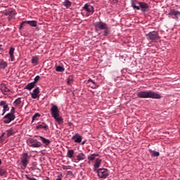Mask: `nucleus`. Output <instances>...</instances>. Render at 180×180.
Masks as SVG:
<instances>
[{"label":"nucleus","instance_id":"17","mask_svg":"<svg viewBox=\"0 0 180 180\" xmlns=\"http://www.w3.org/2000/svg\"><path fill=\"white\" fill-rule=\"evenodd\" d=\"M96 157H99V154L98 153L90 154L87 157V160H89L88 164H91V161H94Z\"/></svg>","mask_w":180,"mask_h":180},{"label":"nucleus","instance_id":"21","mask_svg":"<svg viewBox=\"0 0 180 180\" xmlns=\"http://www.w3.org/2000/svg\"><path fill=\"white\" fill-rule=\"evenodd\" d=\"M75 154V152L74 151V150L72 149L68 150L67 153V157L68 158H70V159L74 158Z\"/></svg>","mask_w":180,"mask_h":180},{"label":"nucleus","instance_id":"31","mask_svg":"<svg viewBox=\"0 0 180 180\" xmlns=\"http://www.w3.org/2000/svg\"><path fill=\"white\" fill-rule=\"evenodd\" d=\"M22 103V99L20 98H18L15 101L13 102L14 106H18V105H20Z\"/></svg>","mask_w":180,"mask_h":180},{"label":"nucleus","instance_id":"11","mask_svg":"<svg viewBox=\"0 0 180 180\" xmlns=\"http://www.w3.org/2000/svg\"><path fill=\"white\" fill-rule=\"evenodd\" d=\"M0 106L3 108L2 115H5L8 110H9V104L6 102V101H1Z\"/></svg>","mask_w":180,"mask_h":180},{"label":"nucleus","instance_id":"1","mask_svg":"<svg viewBox=\"0 0 180 180\" xmlns=\"http://www.w3.org/2000/svg\"><path fill=\"white\" fill-rule=\"evenodd\" d=\"M136 95L138 98H140L141 99H161V98H162V96H161V94L151 90L139 91Z\"/></svg>","mask_w":180,"mask_h":180},{"label":"nucleus","instance_id":"38","mask_svg":"<svg viewBox=\"0 0 180 180\" xmlns=\"http://www.w3.org/2000/svg\"><path fill=\"white\" fill-rule=\"evenodd\" d=\"M25 23H26V21H23L20 25V30H22L23 29V25H25Z\"/></svg>","mask_w":180,"mask_h":180},{"label":"nucleus","instance_id":"43","mask_svg":"<svg viewBox=\"0 0 180 180\" xmlns=\"http://www.w3.org/2000/svg\"><path fill=\"white\" fill-rule=\"evenodd\" d=\"M68 124L69 126H72V122H68Z\"/></svg>","mask_w":180,"mask_h":180},{"label":"nucleus","instance_id":"29","mask_svg":"<svg viewBox=\"0 0 180 180\" xmlns=\"http://www.w3.org/2000/svg\"><path fill=\"white\" fill-rule=\"evenodd\" d=\"M56 71H57V72H64V71H65V68L63 66L58 65L56 67Z\"/></svg>","mask_w":180,"mask_h":180},{"label":"nucleus","instance_id":"5","mask_svg":"<svg viewBox=\"0 0 180 180\" xmlns=\"http://www.w3.org/2000/svg\"><path fill=\"white\" fill-rule=\"evenodd\" d=\"M146 37L150 41H157V40H160V35H158V32L153 31L146 34Z\"/></svg>","mask_w":180,"mask_h":180},{"label":"nucleus","instance_id":"7","mask_svg":"<svg viewBox=\"0 0 180 180\" xmlns=\"http://www.w3.org/2000/svg\"><path fill=\"white\" fill-rule=\"evenodd\" d=\"M29 160H30V156H29V154L27 153H22V157L21 158V164L23 168H26V167H27Z\"/></svg>","mask_w":180,"mask_h":180},{"label":"nucleus","instance_id":"14","mask_svg":"<svg viewBox=\"0 0 180 180\" xmlns=\"http://www.w3.org/2000/svg\"><path fill=\"white\" fill-rule=\"evenodd\" d=\"M39 94H40V89L39 87H36L32 92L30 93L31 97L32 99H37L39 98Z\"/></svg>","mask_w":180,"mask_h":180},{"label":"nucleus","instance_id":"40","mask_svg":"<svg viewBox=\"0 0 180 180\" xmlns=\"http://www.w3.org/2000/svg\"><path fill=\"white\" fill-rule=\"evenodd\" d=\"M62 168H63V169H70L71 168H70V166H67V165H63V167H62Z\"/></svg>","mask_w":180,"mask_h":180},{"label":"nucleus","instance_id":"9","mask_svg":"<svg viewBox=\"0 0 180 180\" xmlns=\"http://www.w3.org/2000/svg\"><path fill=\"white\" fill-rule=\"evenodd\" d=\"M96 30H103L104 29H106L108 27V24L105 22H103L102 21L96 22L94 24Z\"/></svg>","mask_w":180,"mask_h":180},{"label":"nucleus","instance_id":"25","mask_svg":"<svg viewBox=\"0 0 180 180\" xmlns=\"http://www.w3.org/2000/svg\"><path fill=\"white\" fill-rule=\"evenodd\" d=\"M34 86H36V84H34V82H31V83H29L25 86V89H28V91H32V89H33V88H34Z\"/></svg>","mask_w":180,"mask_h":180},{"label":"nucleus","instance_id":"12","mask_svg":"<svg viewBox=\"0 0 180 180\" xmlns=\"http://www.w3.org/2000/svg\"><path fill=\"white\" fill-rule=\"evenodd\" d=\"M138 8H139V10L141 9V12H148V9L150 8V6L146 2H139V3Z\"/></svg>","mask_w":180,"mask_h":180},{"label":"nucleus","instance_id":"44","mask_svg":"<svg viewBox=\"0 0 180 180\" xmlns=\"http://www.w3.org/2000/svg\"><path fill=\"white\" fill-rule=\"evenodd\" d=\"M44 180H50V178L46 176Z\"/></svg>","mask_w":180,"mask_h":180},{"label":"nucleus","instance_id":"28","mask_svg":"<svg viewBox=\"0 0 180 180\" xmlns=\"http://www.w3.org/2000/svg\"><path fill=\"white\" fill-rule=\"evenodd\" d=\"M32 64H34V65H37V63H39V58L37 56H33L31 60Z\"/></svg>","mask_w":180,"mask_h":180},{"label":"nucleus","instance_id":"3","mask_svg":"<svg viewBox=\"0 0 180 180\" xmlns=\"http://www.w3.org/2000/svg\"><path fill=\"white\" fill-rule=\"evenodd\" d=\"M96 172L98 174V178L101 179H106L109 176V170L105 168L98 169Z\"/></svg>","mask_w":180,"mask_h":180},{"label":"nucleus","instance_id":"33","mask_svg":"<svg viewBox=\"0 0 180 180\" xmlns=\"http://www.w3.org/2000/svg\"><path fill=\"white\" fill-rule=\"evenodd\" d=\"M103 30H104V34H103L104 36H109V34H110V30H109V27H108V26Z\"/></svg>","mask_w":180,"mask_h":180},{"label":"nucleus","instance_id":"35","mask_svg":"<svg viewBox=\"0 0 180 180\" xmlns=\"http://www.w3.org/2000/svg\"><path fill=\"white\" fill-rule=\"evenodd\" d=\"M7 136L9 137L10 136H12L13 134V132H12V129H10L6 131Z\"/></svg>","mask_w":180,"mask_h":180},{"label":"nucleus","instance_id":"23","mask_svg":"<svg viewBox=\"0 0 180 180\" xmlns=\"http://www.w3.org/2000/svg\"><path fill=\"white\" fill-rule=\"evenodd\" d=\"M36 129L37 130H39V129H44V130H47V129H49V125H47L46 123H42L37 126Z\"/></svg>","mask_w":180,"mask_h":180},{"label":"nucleus","instance_id":"15","mask_svg":"<svg viewBox=\"0 0 180 180\" xmlns=\"http://www.w3.org/2000/svg\"><path fill=\"white\" fill-rule=\"evenodd\" d=\"M101 162H102V160H101L99 158L96 159L94 165V168H93L94 172H97L98 168H99V167H101Z\"/></svg>","mask_w":180,"mask_h":180},{"label":"nucleus","instance_id":"6","mask_svg":"<svg viewBox=\"0 0 180 180\" xmlns=\"http://www.w3.org/2000/svg\"><path fill=\"white\" fill-rule=\"evenodd\" d=\"M83 11H85V12L88 16H89L91 15H94V13L95 12L94 6L92 5L88 4H86L83 6Z\"/></svg>","mask_w":180,"mask_h":180},{"label":"nucleus","instance_id":"10","mask_svg":"<svg viewBox=\"0 0 180 180\" xmlns=\"http://www.w3.org/2000/svg\"><path fill=\"white\" fill-rule=\"evenodd\" d=\"M4 123L8 124L11 123V122H13V120H15V114L8 113L4 116Z\"/></svg>","mask_w":180,"mask_h":180},{"label":"nucleus","instance_id":"41","mask_svg":"<svg viewBox=\"0 0 180 180\" xmlns=\"http://www.w3.org/2000/svg\"><path fill=\"white\" fill-rule=\"evenodd\" d=\"M67 84L68 85H71V84H72V79H68L67 81Z\"/></svg>","mask_w":180,"mask_h":180},{"label":"nucleus","instance_id":"27","mask_svg":"<svg viewBox=\"0 0 180 180\" xmlns=\"http://www.w3.org/2000/svg\"><path fill=\"white\" fill-rule=\"evenodd\" d=\"M149 153L151 154V157H158L160 155V152L153 150L152 149H149Z\"/></svg>","mask_w":180,"mask_h":180},{"label":"nucleus","instance_id":"24","mask_svg":"<svg viewBox=\"0 0 180 180\" xmlns=\"http://www.w3.org/2000/svg\"><path fill=\"white\" fill-rule=\"evenodd\" d=\"M63 6H65L67 9H68V8H70L71 6V5H72V3H71V1L70 0H65L63 2Z\"/></svg>","mask_w":180,"mask_h":180},{"label":"nucleus","instance_id":"22","mask_svg":"<svg viewBox=\"0 0 180 180\" xmlns=\"http://www.w3.org/2000/svg\"><path fill=\"white\" fill-rule=\"evenodd\" d=\"M25 22L32 27H36L37 26V21L36 20H26Z\"/></svg>","mask_w":180,"mask_h":180},{"label":"nucleus","instance_id":"39","mask_svg":"<svg viewBox=\"0 0 180 180\" xmlns=\"http://www.w3.org/2000/svg\"><path fill=\"white\" fill-rule=\"evenodd\" d=\"M89 82H91L93 84H96V82H95V81H94V79H88V84H89Z\"/></svg>","mask_w":180,"mask_h":180},{"label":"nucleus","instance_id":"26","mask_svg":"<svg viewBox=\"0 0 180 180\" xmlns=\"http://www.w3.org/2000/svg\"><path fill=\"white\" fill-rule=\"evenodd\" d=\"M6 67H8V63H6L5 60H1L0 62V69L5 70Z\"/></svg>","mask_w":180,"mask_h":180},{"label":"nucleus","instance_id":"20","mask_svg":"<svg viewBox=\"0 0 180 180\" xmlns=\"http://www.w3.org/2000/svg\"><path fill=\"white\" fill-rule=\"evenodd\" d=\"M39 138L41 141V143H43V144H45V146H49L50 143H51V141H50V139H47L44 136H39Z\"/></svg>","mask_w":180,"mask_h":180},{"label":"nucleus","instance_id":"36","mask_svg":"<svg viewBox=\"0 0 180 180\" xmlns=\"http://www.w3.org/2000/svg\"><path fill=\"white\" fill-rule=\"evenodd\" d=\"M36 117H40V114H39V113H35L34 115H33V117H32V122H34V119L36 118Z\"/></svg>","mask_w":180,"mask_h":180},{"label":"nucleus","instance_id":"42","mask_svg":"<svg viewBox=\"0 0 180 180\" xmlns=\"http://www.w3.org/2000/svg\"><path fill=\"white\" fill-rule=\"evenodd\" d=\"M10 113H12L13 115H15V108H13V107L11 108Z\"/></svg>","mask_w":180,"mask_h":180},{"label":"nucleus","instance_id":"32","mask_svg":"<svg viewBox=\"0 0 180 180\" xmlns=\"http://www.w3.org/2000/svg\"><path fill=\"white\" fill-rule=\"evenodd\" d=\"M131 6L134 9H136V11H140V7L136 5V1L131 0Z\"/></svg>","mask_w":180,"mask_h":180},{"label":"nucleus","instance_id":"30","mask_svg":"<svg viewBox=\"0 0 180 180\" xmlns=\"http://www.w3.org/2000/svg\"><path fill=\"white\" fill-rule=\"evenodd\" d=\"M6 169H4L2 167H0V176H6Z\"/></svg>","mask_w":180,"mask_h":180},{"label":"nucleus","instance_id":"16","mask_svg":"<svg viewBox=\"0 0 180 180\" xmlns=\"http://www.w3.org/2000/svg\"><path fill=\"white\" fill-rule=\"evenodd\" d=\"M72 140H74L75 143H81L82 141V136L78 134H75L72 137Z\"/></svg>","mask_w":180,"mask_h":180},{"label":"nucleus","instance_id":"34","mask_svg":"<svg viewBox=\"0 0 180 180\" xmlns=\"http://www.w3.org/2000/svg\"><path fill=\"white\" fill-rule=\"evenodd\" d=\"M40 79V76L39 75H37L34 79V82H34V84H36L37 82H39V80Z\"/></svg>","mask_w":180,"mask_h":180},{"label":"nucleus","instance_id":"37","mask_svg":"<svg viewBox=\"0 0 180 180\" xmlns=\"http://www.w3.org/2000/svg\"><path fill=\"white\" fill-rule=\"evenodd\" d=\"M89 86H91V88H92L93 89H95L98 88V86L96 85V83H95L93 85L89 84Z\"/></svg>","mask_w":180,"mask_h":180},{"label":"nucleus","instance_id":"19","mask_svg":"<svg viewBox=\"0 0 180 180\" xmlns=\"http://www.w3.org/2000/svg\"><path fill=\"white\" fill-rule=\"evenodd\" d=\"M15 48H10L8 51V54L10 56L11 61H13L15 60Z\"/></svg>","mask_w":180,"mask_h":180},{"label":"nucleus","instance_id":"8","mask_svg":"<svg viewBox=\"0 0 180 180\" xmlns=\"http://www.w3.org/2000/svg\"><path fill=\"white\" fill-rule=\"evenodd\" d=\"M169 15L171 16V18H172V19H174L175 20H179V19H180V11H176L175 9H172L169 11Z\"/></svg>","mask_w":180,"mask_h":180},{"label":"nucleus","instance_id":"2","mask_svg":"<svg viewBox=\"0 0 180 180\" xmlns=\"http://www.w3.org/2000/svg\"><path fill=\"white\" fill-rule=\"evenodd\" d=\"M51 115L52 117L57 122L58 124H63L64 123V119L63 117L60 116V110L58 109V106L54 104H51Z\"/></svg>","mask_w":180,"mask_h":180},{"label":"nucleus","instance_id":"45","mask_svg":"<svg viewBox=\"0 0 180 180\" xmlns=\"http://www.w3.org/2000/svg\"><path fill=\"white\" fill-rule=\"evenodd\" d=\"M2 164V160L0 159V165Z\"/></svg>","mask_w":180,"mask_h":180},{"label":"nucleus","instance_id":"13","mask_svg":"<svg viewBox=\"0 0 180 180\" xmlns=\"http://www.w3.org/2000/svg\"><path fill=\"white\" fill-rule=\"evenodd\" d=\"M76 158L77 159L75 161H73V162H79V161H84V160L86 159V155H85V153H79L76 156Z\"/></svg>","mask_w":180,"mask_h":180},{"label":"nucleus","instance_id":"18","mask_svg":"<svg viewBox=\"0 0 180 180\" xmlns=\"http://www.w3.org/2000/svg\"><path fill=\"white\" fill-rule=\"evenodd\" d=\"M2 94H4V95H6L7 92H11V89H9L6 85L5 84H1V88H0Z\"/></svg>","mask_w":180,"mask_h":180},{"label":"nucleus","instance_id":"4","mask_svg":"<svg viewBox=\"0 0 180 180\" xmlns=\"http://www.w3.org/2000/svg\"><path fill=\"white\" fill-rule=\"evenodd\" d=\"M28 145L32 148H39L41 147V142L39 141L37 139L30 138L27 140Z\"/></svg>","mask_w":180,"mask_h":180}]
</instances>
